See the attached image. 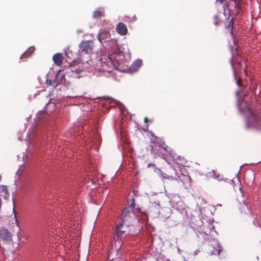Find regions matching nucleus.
<instances>
[{
	"label": "nucleus",
	"instance_id": "nucleus-23",
	"mask_svg": "<svg viewBox=\"0 0 261 261\" xmlns=\"http://www.w3.org/2000/svg\"><path fill=\"white\" fill-rule=\"evenodd\" d=\"M153 144L154 143L153 142H151L149 146L147 147L148 150H150L151 153L155 152V151H154Z\"/></svg>",
	"mask_w": 261,
	"mask_h": 261
},
{
	"label": "nucleus",
	"instance_id": "nucleus-13",
	"mask_svg": "<svg viewBox=\"0 0 261 261\" xmlns=\"http://www.w3.org/2000/svg\"><path fill=\"white\" fill-rule=\"evenodd\" d=\"M142 64V60L140 59H138L136 60L134 62H133L131 67L134 71H136L138 70L139 68L141 66Z\"/></svg>",
	"mask_w": 261,
	"mask_h": 261
},
{
	"label": "nucleus",
	"instance_id": "nucleus-22",
	"mask_svg": "<svg viewBox=\"0 0 261 261\" xmlns=\"http://www.w3.org/2000/svg\"><path fill=\"white\" fill-rule=\"evenodd\" d=\"M135 206V200H134V199L133 198L130 203V205L128 207H126V208L133 211Z\"/></svg>",
	"mask_w": 261,
	"mask_h": 261
},
{
	"label": "nucleus",
	"instance_id": "nucleus-17",
	"mask_svg": "<svg viewBox=\"0 0 261 261\" xmlns=\"http://www.w3.org/2000/svg\"><path fill=\"white\" fill-rule=\"evenodd\" d=\"M234 79H235L236 80V84L239 86L240 87H242L241 89H244L245 88V87H244V86L242 84V80L240 77H239V79L237 78V75H236V73L235 71H234Z\"/></svg>",
	"mask_w": 261,
	"mask_h": 261
},
{
	"label": "nucleus",
	"instance_id": "nucleus-27",
	"mask_svg": "<svg viewBox=\"0 0 261 261\" xmlns=\"http://www.w3.org/2000/svg\"><path fill=\"white\" fill-rule=\"evenodd\" d=\"M148 121V120L147 118L145 117V118H144V122H145V123H147Z\"/></svg>",
	"mask_w": 261,
	"mask_h": 261
},
{
	"label": "nucleus",
	"instance_id": "nucleus-8",
	"mask_svg": "<svg viewBox=\"0 0 261 261\" xmlns=\"http://www.w3.org/2000/svg\"><path fill=\"white\" fill-rule=\"evenodd\" d=\"M53 60L57 66H61L63 63V56L62 54L58 53L54 55Z\"/></svg>",
	"mask_w": 261,
	"mask_h": 261
},
{
	"label": "nucleus",
	"instance_id": "nucleus-21",
	"mask_svg": "<svg viewBox=\"0 0 261 261\" xmlns=\"http://www.w3.org/2000/svg\"><path fill=\"white\" fill-rule=\"evenodd\" d=\"M243 205L242 206V207H240V208L243 211L244 210L245 211V213H246L245 211V210L248 211V207L247 205V202L246 200L243 199Z\"/></svg>",
	"mask_w": 261,
	"mask_h": 261
},
{
	"label": "nucleus",
	"instance_id": "nucleus-25",
	"mask_svg": "<svg viewBox=\"0 0 261 261\" xmlns=\"http://www.w3.org/2000/svg\"><path fill=\"white\" fill-rule=\"evenodd\" d=\"M48 84L49 86H51L55 87H56L58 85V84L54 81H49Z\"/></svg>",
	"mask_w": 261,
	"mask_h": 261
},
{
	"label": "nucleus",
	"instance_id": "nucleus-33",
	"mask_svg": "<svg viewBox=\"0 0 261 261\" xmlns=\"http://www.w3.org/2000/svg\"><path fill=\"white\" fill-rule=\"evenodd\" d=\"M231 65H232V66H233V65L232 62L231 63Z\"/></svg>",
	"mask_w": 261,
	"mask_h": 261
},
{
	"label": "nucleus",
	"instance_id": "nucleus-5",
	"mask_svg": "<svg viewBox=\"0 0 261 261\" xmlns=\"http://www.w3.org/2000/svg\"><path fill=\"white\" fill-rule=\"evenodd\" d=\"M259 121V117L255 114H251L249 119L248 127H256Z\"/></svg>",
	"mask_w": 261,
	"mask_h": 261
},
{
	"label": "nucleus",
	"instance_id": "nucleus-31",
	"mask_svg": "<svg viewBox=\"0 0 261 261\" xmlns=\"http://www.w3.org/2000/svg\"><path fill=\"white\" fill-rule=\"evenodd\" d=\"M2 176L0 175V181H1V179H2Z\"/></svg>",
	"mask_w": 261,
	"mask_h": 261
},
{
	"label": "nucleus",
	"instance_id": "nucleus-29",
	"mask_svg": "<svg viewBox=\"0 0 261 261\" xmlns=\"http://www.w3.org/2000/svg\"><path fill=\"white\" fill-rule=\"evenodd\" d=\"M216 1H217V2H220V3H223L224 0H216Z\"/></svg>",
	"mask_w": 261,
	"mask_h": 261
},
{
	"label": "nucleus",
	"instance_id": "nucleus-7",
	"mask_svg": "<svg viewBox=\"0 0 261 261\" xmlns=\"http://www.w3.org/2000/svg\"><path fill=\"white\" fill-rule=\"evenodd\" d=\"M116 31L119 34L121 35H125L127 34V29L124 23L119 22L117 25Z\"/></svg>",
	"mask_w": 261,
	"mask_h": 261
},
{
	"label": "nucleus",
	"instance_id": "nucleus-30",
	"mask_svg": "<svg viewBox=\"0 0 261 261\" xmlns=\"http://www.w3.org/2000/svg\"><path fill=\"white\" fill-rule=\"evenodd\" d=\"M168 178H171V179H173V177H172V176H169V177H167Z\"/></svg>",
	"mask_w": 261,
	"mask_h": 261
},
{
	"label": "nucleus",
	"instance_id": "nucleus-1",
	"mask_svg": "<svg viewBox=\"0 0 261 261\" xmlns=\"http://www.w3.org/2000/svg\"><path fill=\"white\" fill-rule=\"evenodd\" d=\"M130 224V223L120 222L116 225L114 234V239L115 243H116L117 241L119 243V241H121L123 238H124L129 233V226Z\"/></svg>",
	"mask_w": 261,
	"mask_h": 261
},
{
	"label": "nucleus",
	"instance_id": "nucleus-32",
	"mask_svg": "<svg viewBox=\"0 0 261 261\" xmlns=\"http://www.w3.org/2000/svg\"><path fill=\"white\" fill-rule=\"evenodd\" d=\"M14 212H15V216L16 217V213L15 211H14Z\"/></svg>",
	"mask_w": 261,
	"mask_h": 261
},
{
	"label": "nucleus",
	"instance_id": "nucleus-24",
	"mask_svg": "<svg viewBox=\"0 0 261 261\" xmlns=\"http://www.w3.org/2000/svg\"><path fill=\"white\" fill-rule=\"evenodd\" d=\"M237 62V64L239 66V67H241L242 65V59L240 57H238V59H234Z\"/></svg>",
	"mask_w": 261,
	"mask_h": 261
},
{
	"label": "nucleus",
	"instance_id": "nucleus-6",
	"mask_svg": "<svg viewBox=\"0 0 261 261\" xmlns=\"http://www.w3.org/2000/svg\"><path fill=\"white\" fill-rule=\"evenodd\" d=\"M0 239L5 241H10L12 240L10 233L4 228H0Z\"/></svg>",
	"mask_w": 261,
	"mask_h": 261
},
{
	"label": "nucleus",
	"instance_id": "nucleus-20",
	"mask_svg": "<svg viewBox=\"0 0 261 261\" xmlns=\"http://www.w3.org/2000/svg\"><path fill=\"white\" fill-rule=\"evenodd\" d=\"M217 248L213 252V253L215 254L219 255L221 253V251L222 250V247L219 244H217Z\"/></svg>",
	"mask_w": 261,
	"mask_h": 261
},
{
	"label": "nucleus",
	"instance_id": "nucleus-16",
	"mask_svg": "<svg viewBox=\"0 0 261 261\" xmlns=\"http://www.w3.org/2000/svg\"><path fill=\"white\" fill-rule=\"evenodd\" d=\"M234 22V18H232L229 21L226 28L230 30V33L231 35H233V24Z\"/></svg>",
	"mask_w": 261,
	"mask_h": 261
},
{
	"label": "nucleus",
	"instance_id": "nucleus-4",
	"mask_svg": "<svg viewBox=\"0 0 261 261\" xmlns=\"http://www.w3.org/2000/svg\"><path fill=\"white\" fill-rule=\"evenodd\" d=\"M135 216L133 211L125 207L121 214V222L131 223Z\"/></svg>",
	"mask_w": 261,
	"mask_h": 261
},
{
	"label": "nucleus",
	"instance_id": "nucleus-19",
	"mask_svg": "<svg viewBox=\"0 0 261 261\" xmlns=\"http://www.w3.org/2000/svg\"><path fill=\"white\" fill-rule=\"evenodd\" d=\"M214 23L215 25H219L221 22V19L220 18V14L218 13L215 15L213 17Z\"/></svg>",
	"mask_w": 261,
	"mask_h": 261
},
{
	"label": "nucleus",
	"instance_id": "nucleus-15",
	"mask_svg": "<svg viewBox=\"0 0 261 261\" xmlns=\"http://www.w3.org/2000/svg\"><path fill=\"white\" fill-rule=\"evenodd\" d=\"M119 249V247L117 248L116 247L115 249H111L108 252L107 259L109 261H114V258L113 254H115Z\"/></svg>",
	"mask_w": 261,
	"mask_h": 261
},
{
	"label": "nucleus",
	"instance_id": "nucleus-28",
	"mask_svg": "<svg viewBox=\"0 0 261 261\" xmlns=\"http://www.w3.org/2000/svg\"><path fill=\"white\" fill-rule=\"evenodd\" d=\"M65 55H66L67 57L70 58V57L68 56V53H67V51H65Z\"/></svg>",
	"mask_w": 261,
	"mask_h": 261
},
{
	"label": "nucleus",
	"instance_id": "nucleus-18",
	"mask_svg": "<svg viewBox=\"0 0 261 261\" xmlns=\"http://www.w3.org/2000/svg\"><path fill=\"white\" fill-rule=\"evenodd\" d=\"M71 71L73 73V75H74L75 77H79V76L77 75L79 74L83 71L82 69L73 67L71 69Z\"/></svg>",
	"mask_w": 261,
	"mask_h": 261
},
{
	"label": "nucleus",
	"instance_id": "nucleus-26",
	"mask_svg": "<svg viewBox=\"0 0 261 261\" xmlns=\"http://www.w3.org/2000/svg\"><path fill=\"white\" fill-rule=\"evenodd\" d=\"M253 223L255 226L260 227V224H259V223L258 222V221L255 218H254V221L253 222Z\"/></svg>",
	"mask_w": 261,
	"mask_h": 261
},
{
	"label": "nucleus",
	"instance_id": "nucleus-3",
	"mask_svg": "<svg viewBox=\"0 0 261 261\" xmlns=\"http://www.w3.org/2000/svg\"><path fill=\"white\" fill-rule=\"evenodd\" d=\"M93 42L92 41H83L79 45L81 53L91 54L93 51Z\"/></svg>",
	"mask_w": 261,
	"mask_h": 261
},
{
	"label": "nucleus",
	"instance_id": "nucleus-9",
	"mask_svg": "<svg viewBox=\"0 0 261 261\" xmlns=\"http://www.w3.org/2000/svg\"><path fill=\"white\" fill-rule=\"evenodd\" d=\"M110 35L109 32L107 30H104L101 31L98 36V39L99 41L101 42H102L103 40L110 39Z\"/></svg>",
	"mask_w": 261,
	"mask_h": 261
},
{
	"label": "nucleus",
	"instance_id": "nucleus-10",
	"mask_svg": "<svg viewBox=\"0 0 261 261\" xmlns=\"http://www.w3.org/2000/svg\"><path fill=\"white\" fill-rule=\"evenodd\" d=\"M0 194L1 196L5 199H7L9 197V194L6 186H0Z\"/></svg>",
	"mask_w": 261,
	"mask_h": 261
},
{
	"label": "nucleus",
	"instance_id": "nucleus-14",
	"mask_svg": "<svg viewBox=\"0 0 261 261\" xmlns=\"http://www.w3.org/2000/svg\"><path fill=\"white\" fill-rule=\"evenodd\" d=\"M105 11L101 9L95 10L93 13V17L95 18H97L105 16Z\"/></svg>",
	"mask_w": 261,
	"mask_h": 261
},
{
	"label": "nucleus",
	"instance_id": "nucleus-2",
	"mask_svg": "<svg viewBox=\"0 0 261 261\" xmlns=\"http://www.w3.org/2000/svg\"><path fill=\"white\" fill-rule=\"evenodd\" d=\"M115 60H117L116 57L114 58L113 60L112 57L108 56V58H105V61H102L99 71L110 73L112 72V69L113 68L118 69L119 64Z\"/></svg>",
	"mask_w": 261,
	"mask_h": 261
},
{
	"label": "nucleus",
	"instance_id": "nucleus-12",
	"mask_svg": "<svg viewBox=\"0 0 261 261\" xmlns=\"http://www.w3.org/2000/svg\"><path fill=\"white\" fill-rule=\"evenodd\" d=\"M234 7L236 9L237 14H239L242 10V2L241 0H233Z\"/></svg>",
	"mask_w": 261,
	"mask_h": 261
},
{
	"label": "nucleus",
	"instance_id": "nucleus-11",
	"mask_svg": "<svg viewBox=\"0 0 261 261\" xmlns=\"http://www.w3.org/2000/svg\"><path fill=\"white\" fill-rule=\"evenodd\" d=\"M35 47L34 46L30 47L21 56L20 59L22 60L24 58L30 57L35 51Z\"/></svg>",
	"mask_w": 261,
	"mask_h": 261
}]
</instances>
